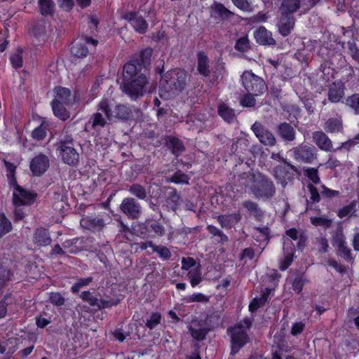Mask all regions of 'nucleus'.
<instances>
[{
  "mask_svg": "<svg viewBox=\"0 0 359 359\" xmlns=\"http://www.w3.org/2000/svg\"><path fill=\"white\" fill-rule=\"evenodd\" d=\"M148 79L145 74H140L137 78L123 81L122 91L132 100L136 101L147 92Z\"/></svg>",
  "mask_w": 359,
  "mask_h": 359,
  "instance_id": "f257e3e1",
  "label": "nucleus"
},
{
  "mask_svg": "<svg viewBox=\"0 0 359 359\" xmlns=\"http://www.w3.org/2000/svg\"><path fill=\"white\" fill-rule=\"evenodd\" d=\"M187 75L184 70L172 69L162 76L163 84L167 92H182L187 85Z\"/></svg>",
  "mask_w": 359,
  "mask_h": 359,
  "instance_id": "f03ea898",
  "label": "nucleus"
},
{
  "mask_svg": "<svg viewBox=\"0 0 359 359\" xmlns=\"http://www.w3.org/2000/svg\"><path fill=\"white\" fill-rule=\"evenodd\" d=\"M226 332L231 338L230 355L234 357L250 341V337L244 330L242 323H238L234 326L228 327Z\"/></svg>",
  "mask_w": 359,
  "mask_h": 359,
  "instance_id": "7ed1b4c3",
  "label": "nucleus"
},
{
  "mask_svg": "<svg viewBox=\"0 0 359 359\" xmlns=\"http://www.w3.org/2000/svg\"><path fill=\"white\" fill-rule=\"evenodd\" d=\"M34 200V196L20 185L16 184V190L13 194V204L15 206L14 217L15 221H20L25 218V213L24 206L31 204Z\"/></svg>",
  "mask_w": 359,
  "mask_h": 359,
  "instance_id": "20e7f679",
  "label": "nucleus"
},
{
  "mask_svg": "<svg viewBox=\"0 0 359 359\" xmlns=\"http://www.w3.org/2000/svg\"><path fill=\"white\" fill-rule=\"evenodd\" d=\"M251 191L256 198L269 199L274 196L276 187L269 177L259 173L251 187Z\"/></svg>",
  "mask_w": 359,
  "mask_h": 359,
  "instance_id": "39448f33",
  "label": "nucleus"
},
{
  "mask_svg": "<svg viewBox=\"0 0 359 359\" xmlns=\"http://www.w3.org/2000/svg\"><path fill=\"white\" fill-rule=\"evenodd\" d=\"M241 78L243 86L248 93L254 94V95H260L267 90L264 80L252 71H245Z\"/></svg>",
  "mask_w": 359,
  "mask_h": 359,
  "instance_id": "423d86ee",
  "label": "nucleus"
},
{
  "mask_svg": "<svg viewBox=\"0 0 359 359\" xmlns=\"http://www.w3.org/2000/svg\"><path fill=\"white\" fill-rule=\"evenodd\" d=\"M332 244L336 249L337 255L344 259L348 263H353L354 257L351 249L348 246L346 237L341 229H338L332 237Z\"/></svg>",
  "mask_w": 359,
  "mask_h": 359,
  "instance_id": "0eeeda50",
  "label": "nucleus"
},
{
  "mask_svg": "<svg viewBox=\"0 0 359 359\" xmlns=\"http://www.w3.org/2000/svg\"><path fill=\"white\" fill-rule=\"evenodd\" d=\"M282 162L284 165H278L273 168V175L275 178L285 187L288 181L294 179V173L300 175L299 169L287 162L284 158H282Z\"/></svg>",
  "mask_w": 359,
  "mask_h": 359,
  "instance_id": "6e6552de",
  "label": "nucleus"
},
{
  "mask_svg": "<svg viewBox=\"0 0 359 359\" xmlns=\"http://www.w3.org/2000/svg\"><path fill=\"white\" fill-rule=\"evenodd\" d=\"M293 157L298 161L312 163L317 159L318 150L313 145L300 144L292 149Z\"/></svg>",
  "mask_w": 359,
  "mask_h": 359,
  "instance_id": "1a4fd4ad",
  "label": "nucleus"
},
{
  "mask_svg": "<svg viewBox=\"0 0 359 359\" xmlns=\"http://www.w3.org/2000/svg\"><path fill=\"white\" fill-rule=\"evenodd\" d=\"M251 130L264 146L273 147L276 144V138L273 133L261 122L255 121L251 126Z\"/></svg>",
  "mask_w": 359,
  "mask_h": 359,
  "instance_id": "9d476101",
  "label": "nucleus"
},
{
  "mask_svg": "<svg viewBox=\"0 0 359 359\" xmlns=\"http://www.w3.org/2000/svg\"><path fill=\"white\" fill-rule=\"evenodd\" d=\"M142 117L141 109L134 106H127L123 104H116L114 107V118L123 121L137 119Z\"/></svg>",
  "mask_w": 359,
  "mask_h": 359,
  "instance_id": "9b49d317",
  "label": "nucleus"
},
{
  "mask_svg": "<svg viewBox=\"0 0 359 359\" xmlns=\"http://www.w3.org/2000/svg\"><path fill=\"white\" fill-rule=\"evenodd\" d=\"M97 43L98 41L91 36L82 35L80 39L73 42L70 50L74 56L78 58H82L86 57L89 53V50L86 46L87 44L96 46Z\"/></svg>",
  "mask_w": 359,
  "mask_h": 359,
  "instance_id": "f8f14e48",
  "label": "nucleus"
},
{
  "mask_svg": "<svg viewBox=\"0 0 359 359\" xmlns=\"http://www.w3.org/2000/svg\"><path fill=\"white\" fill-rule=\"evenodd\" d=\"M119 209L131 219H137L142 215L141 205L132 197L125 198L120 204Z\"/></svg>",
  "mask_w": 359,
  "mask_h": 359,
  "instance_id": "ddd939ff",
  "label": "nucleus"
},
{
  "mask_svg": "<svg viewBox=\"0 0 359 359\" xmlns=\"http://www.w3.org/2000/svg\"><path fill=\"white\" fill-rule=\"evenodd\" d=\"M122 18L127 20L139 34H145L148 30V23L140 15L139 12L126 11L122 14Z\"/></svg>",
  "mask_w": 359,
  "mask_h": 359,
  "instance_id": "4468645a",
  "label": "nucleus"
},
{
  "mask_svg": "<svg viewBox=\"0 0 359 359\" xmlns=\"http://www.w3.org/2000/svg\"><path fill=\"white\" fill-rule=\"evenodd\" d=\"M50 162L47 156L40 154L36 156L30 162V170L33 175L41 176L49 168Z\"/></svg>",
  "mask_w": 359,
  "mask_h": 359,
  "instance_id": "2eb2a0df",
  "label": "nucleus"
},
{
  "mask_svg": "<svg viewBox=\"0 0 359 359\" xmlns=\"http://www.w3.org/2000/svg\"><path fill=\"white\" fill-rule=\"evenodd\" d=\"M345 85L341 81H335L328 88L327 97L332 103H339L344 97Z\"/></svg>",
  "mask_w": 359,
  "mask_h": 359,
  "instance_id": "dca6fc26",
  "label": "nucleus"
},
{
  "mask_svg": "<svg viewBox=\"0 0 359 359\" xmlns=\"http://www.w3.org/2000/svg\"><path fill=\"white\" fill-rule=\"evenodd\" d=\"M295 21L296 19L294 15L280 12V16L277 25L280 34L283 36H288L294 27Z\"/></svg>",
  "mask_w": 359,
  "mask_h": 359,
  "instance_id": "f3484780",
  "label": "nucleus"
},
{
  "mask_svg": "<svg viewBox=\"0 0 359 359\" xmlns=\"http://www.w3.org/2000/svg\"><path fill=\"white\" fill-rule=\"evenodd\" d=\"M81 225L83 228L95 233L102 231L106 223L100 216H85L81 219Z\"/></svg>",
  "mask_w": 359,
  "mask_h": 359,
  "instance_id": "a211bd4d",
  "label": "nucleus"
},
{
  "mask_svg": "<svg viewBox=\"0 0 359 359\" xmlns=\"http://www.w3.org/2000/svg\"><path fill=\"white\" fill-rule=\"evenodd\" d=\"M283 259L280 262L279 269L281 271L286 270L292 263L295 247L292 242L287 239L283 243Z\"/></svg>",
  "mask_w": 359,
  "mask_h": 359,
  "instance_id": "6ab92c4d",
  "label": "nucleus"
},
{
  "mask_svg": "<svg viewBox=\"0 0 359 359\" xmlns=\"http://www.w3.org/2000/svg\"><path fill=\"white\" fill-rule=\"evenodd\" d=\"M165 146L175 156L178 157L185 151V147L183 142L172 135H166L164 137Z\"/></svg>",
  "mask_w": 359,
  "mask_h": 359,
  "instance_id": "aec40b11",
  "label": "nucleus"
},
{
  "mask_svg": "<svg viewBox=\"0 0 359 359\" xmlns=\"http://www.w3.org/2000/svg\"><path fill=\"white\" fill-rule=\"evenodd\" d=\"M312 138L316 145L325 151L333 150L332 142L329 137L323 131H315L312 133Z\"/></svg>",
  "mask_w": 359,
  "mask_h": 359,
  "instance_id": "412c9836",
  "label": "nucleus"
},
{
  "mask_svg": "<svg viewBox=\"0 0 359 359\" xmlns=\"http://www.w3.org/2000/svg\"><path fill=\"white\" fill-rule=\"evenodd\" d=\"M62 161L69 165L75 166L78 165L79 161V154L77 152L74 147H67L57 149Z\"/></svg>",
  "mask_w": 359,
  "mask_h": 359,
  "instance_id": "4be33fe9",
  "label": "nucleus"
},
{
  "mask_svg": "<svg viewBox=\"0 0 359 359\" xmlns=\"http://www.w3.org/2000/svg\"><path fill=\"white\" fill-rule=\"evenodd\" d=\"M143 67L134 58L123 66V81L137 78L142 72Z\"/></svg>",
  "mask_w": 359,
  "mask_h": 359,
  "instance_id": "5701e85b",
  "label": "nucleus"
},
{
  "mask_svg": "<svg viewBox=\"0 0 359 359\" xmlns=\"http://www.w3.org/2000/svg\"><path fill=\"white\" fill-rule=\"evenodd\" d=\"M276 133L285 142H292L296 138V131L290 123H279L276 126Z\"/></svg>",
  "mask_w": 359,
  "mask_h": 359,
  "instance_id": "b1692460",
  "label": "nucleus"
},
{
  "mask_svg": "<svg viewBox=\"0 0 359 359\" xmlns=\"http://www.w3.org/2000/svg\"><path fill=\"white\" fill-rule=\"evenodd\" d=\"M217 220L222 228L231 229L241 220V215L239 212L231 214L219 215L217 217Z\"/></svg>",
  "mask_w": 359,
  "mask_h": 359,
  "instance_id": "393cba45",
  "label": "nucleus"
},
{
  "mask_svg": "<svg viewBox=\"0 0 359 359\" xmlns=\"http://www.w3.org/2000/svg\"><path fill=\"white\" fill-rule=\"evenodd\" d=\"M254 36L256 42L259 45L275 46L276 44V40L272 37L271 32L263 26L259 27L255 31Z\"/></svg>",
  "mask_w": 359,
  "mask_h": 359,
  "instance_id": "a878e982",
  "label": "nucleus"
},
{
  "mask_svg": "<svg viewBox=\"0 0 359 359\" xmlns=\"http://www.w3.org/2000/svg\"><path fill=\"white\" fill-rule=\"evenodd\" d=\"M243 207L248 213L253 217L257 221L262 222L264 217V211L259 207V204L250 200H246L242 203Z\"/></svg>",
  "mask_w": 359,
  "mask_h": 359,
  "instance_id": "bb28decb",
  "label": "nucleus"
},
{
  "mask_svg": "<svg viewBox=\"0 0 359 359\" xmlns=\"http://www.w3.org/2000/svg\"><path fill=\"white\" fill-rule=\"evenodd\" d=\"M170 191L165 198V206L168 210H172L175 212L178 210L180 205L181 196L175 188H170Z\"/></svg>",
  "mask_w": 359,
  "mask_h": 359,
  "instance_id": "cd10ccee",
  "label": "nucleus"
},
{
  "mask_svg": "<svg viewBox=\"0 0 359 359\" xmlns=\"http://www.w3.org/2000/svg\"><path fill=\"white\" fill-rule=\"evenodd\" d=\"M212 16L218 18L220 20L224 21L231 19L234 13L226 8L222 4L216 1L212 6Z\"/></svg>",
  "mask_w": 359,
  "mask_h": 359,
  "instance_id": "c85d7f7f",
  "label": "nucleus"
},
{
  "mask_svg": "<svg viewBox=\"0 0 359 359\" xmlns=\"http://www.w3.org/2000/svg\"><path fill=\"white\" fill-rule=\"evenodd\" d=\"M209 63V59L204 52L201 51L197 54V70L204 77L210 76Z\"/></svg>",
  "mask_w": 359,
  "mask_h": 359,
  "instance_id": "c756f323",
  "label": "nucleus"
},
{
  "mask_svg": "<svg viewBox=\"0 0 359 359\" xmlns=\"http://www.w3.org/2000/svg\"><path fill=\"white\" fill-rule=\"evenodd\" d=\"M11 261L7 259L0 260V287L11 280L13 276L11 271Z\"/></svg>",
  "mask_w": 359,
  "mask_h": 359,
  "instance_id": "7c9ffc66",
  "label": "nucleus"
},
{
  "mask_svg": "<svg viewBox=\"0 0 359 359\" xmlns=\"http://www.w3.org/2000/svg\"><path fill=\"white\" fill-rule=\"evenodd\" d=\"M217 113L224 121L229 123H233L236 118L235 110L224 102L219 104Z\"/></svg>",
  "mask_w": 359,
  "mask_h": 359,
  "instance_id": "2f4dec72",
  "label": "nucleus"
},
{
  "mask_svg": "<svg viewBox=\"0 0 359 359\" xmlns=\"http://www.w3.org/2000/svg\"><path fill=\"white\" fill-rule=\"evenodd\" d=\"M52 239L46 229H36L34 233V242L39 246H47L50 244Z\"/></svg>",
  "mask_w": 359,
  "mask_h": 359,
  "instance_id": "473e14b6",
  "label": "nucleus"
},
{
  "mask_svg": "<svg viewBox=\"0 0 359 359\" xmlns=\"http://www.w3.org/2000/svg\"><path fill=\"white\" fill-rule=\"evenodd\" d=\"M114 101L107 98L102 99L97 105V111H101L105 115V117L109 121L114 118Z\"/></svg>",
  "mask_w": 359,
  "mask_h": 359,
  "instance_id": "72a5a7b5",
  "label": "nucleus"
},
{
  "mask_svg": "<svg viewBox=\"0 0 359 359\" xmlns=\"http://www.w3.org/2000/svg\"><path fill=\"white\" fill-rule=\"evenodd\" d=\"M65 103H60L57 100L51 102V107L54 115L61 121H66L70 117V112L65 107Z\"/></svg>",
  "mask_w": 359,
  "mask_h": 359,
  "instance_id": "f704fd0d",
  "label": "nucleus"
},
{
  "mask_svg": "<svg viewBox=\"0 0 359 359\" xmlns=\"http://www.w3.org/2000/svg\"><path fill=\"white\" fill-rule=\"evenodd\" d=\"M153 53L151 48H147L140 51V53L134 57L137 62L143 67L144 72L147 71V67L150 65L151 57Z\"/></svg>",
  "mask_w": 359,
  "mask_h": 359,
  "instance_id": "c9c22d12",
  "label": "nucleus"
},
{
  "mask_svg": "<svg viewBox=\"0 0 359 359\" xmlns=\"http://www.w3.org/2000/svg\"><path fill=\"white\" fill-rule=\"evenodd\" d=\"M56 96L53 100H57L66 105L72 102V92L69 88L57 86L55 88Z\"/></svg>",
  "mask_w": 359,
  "mask_h": 359,
  "instance_id": "e433bc0d",
  "label": "nucleus"
},
{
  "mask_svg": "<svg viewBox=\"0 0 359 359\" xmlns=\"http://www.w3.org/2000/svg\"><path fill=\"white\" fill-rule=\"evenodd\" d=\"M301 6L300 0H283L280 11L283 13L293 15Z\"/></svg>",
  "mask_w": 359,
  "mask_h": 359,
  "instance_id": "4c0bfd02",
  "label": "nucleus"
},
{
  "mask_svg": "<svg viewBox=\"0 0 359 359\" xmlns=\"http://www.w3.org/2000/svg\"><path fill=\"white\" fill-rule=\"evenodd\" d=\"M271 290L266 288L265 292L261 294L260 297L255 298L250 302L249 305V310L253 313L256 311L259 308L263 306L266 302H268Z\"/></svg>",
  "mask_w": 359,
  "mask_h": 359,
  "instance_id": "58836bf2",
  "label": "nucleus"
},
{
  "mask_svg": "<svg viewBox=\"0 0 359 359\" xmlns=\"http://www.w3.org/2000/svg\"><path fill=\"white\" fill-rule=\"evenodd\" d=\"M39 8L43 16L52 17L55 13V4L53 0H39Z\"/></svg>",
  "mask_w": 359,
  "mask_h": 359,
  "instance_id": "ea45409f",
  "label": "nucleus"
},
{
  "mask_svg": "<svg viewBox=\"0 0 359 359\" xmlns=\"http://www.w3.org/2000/svg\"><path fill=\"white\" fill-rule=\"evenodd\" d=\"M324 129L327 133H335L341 132L343 129V123L341 118H330L325 123Z\"/></svg>",
  "mask_w": 359,
  "mask_h": 359,
  "instance_id": "a19ab883",
  "label": "nucleus"
},
{
  "mask_svg": "<svg viewBox=\"0 0 359 359\" xmlns=\"http://www.w3.org/2000/svg\"><path fill=\"white\" fill-rule=\"evenodd\" d=\"M212 74L211 81H218L221 80L225 73V63L220 60H217L212 68Z\"/></svg>",
  "mask_w": 359,
  "mask_h": 359,
  "instance_id": "79ce46f5",
  "label": "nucleus"
},
{
  "mask_svg": "<svg viewBox=\"0 0 359 359\" xmlns=\"http://www.w3.org/2000/svg\"><path fill=\"white\" fill-rule=\"evenodd\" d=\"M107 124V121L102 114L100 112L94 113L91 115L87 126H91L93 129H97L98 127L104 128Z\"/></svg>",
  "mask_w": 359,
  "mask_h": 359,
  "instance_id": "37998d69",
  "label": "nucleus"
},
{
  "mask_svg": "<svg viewBox=\"0 0 359 359\" xmlns=\"http://www.w3.org/2000/svg\"><path fill=\"white\" fill-rule=\"evenodd\" d=\"M207 230L212 236L217 238L216 239L217 243L224 244L229 241L228 236L219 228L213 225H208Z\"/></svg>",
  "mask_w": 359,
  "mask_h": 359,
  "instance_id": "c03bdc74",
  "label": "nucleus"
},
{
  "mask_svg": "<svg viewBox=\"0 0 359 359\" xmlns=\"http://www.w3.org/2000/svg\"><path fill=\"white\" fill-rule=\"evenodd\" d=\"M307 188L311 194L310 200L306 199V210L312 209V204L319 203L321 194H320L317 188L312 184H309Z\"/></svg>",
  "mask_w": 359,
  "mask_h": 359,
  "instance_id": "a18cd8bd",
  "label": "nucleus"
},
{
  "mask_svg": "<svg viewBox=\"0 0 359 359\" xmlns=\"http://www.w3.org/2000/svg\"><path fill=\"white\" fill-rule=\"evenodd\" d=\"M344 104L356 115L359 114V93H353L346 97Z\"/></svg>",
  "mask_w": 359,
  "mask_h": 359,
  "instance_id": "49530a36",
  "label": "nucleus"
},
{
  "mask_svg": "<svg viewBox=\"0 0 359 359\" xmlns=\"http://www.w3.org/2000/svg\"><path fill=\"white\" fill-rule=\"evenodd\" d=\"M189 177L182 172V170H177L172 176L167 177L166 181L168 182H173L175 184H189Z\"/></svg>",
  "mask_w": 359,
  "mask_h": 359,
  "instance_id": "de8ad7c7",
  "label": "nucleus"
},
{
  "mask_svg": "<svg viewBox=\"0 0 359 359\" xmlns=\"http://www.w3.org/2000/svg\"><path fill=\"white\" fill-rule=\"evenodd\" d=\"M188 278L192 287H195L202 281L201 266L198 264L195 269L191 270L188 273Z\"/></svg>",
  "mask_w": 359,
  "mask_h": 359,
  "instance_id": "09e8293b",
  "label": "nucleus"
},
{
  "mask_svg": "<svg viewBox=\"0 0 359 359\" xmlns=\"http://www.w3.org/2000/svg\"><path fill=\"white\" fill-rule=\"evenodd\" d=\"M128 191L131 194L141 200H144L147 196L146 189L140 184H133L128 187Z\"/></svg>",
  "mask_w": 359,
  "mask_h": 359,
  "instance_id": "8fccbe9b",
  "label": "nucleus"
},
{
  "mask_svg": "<svg viewBox=\"0 0 359 359\" xmlns=\"http://www.w3.org/2000/svg\"><path fill=\"white\" fill-rule=\"evenodd\" d=\"M80 241L79 238L67 240L62 243L63 248L70 254H76L81 251V247L77 246V243Z\"/></svg>",
  "mask_w": 359,
  "mask_h": 359,
  "instance_id": "3c124183",
  "label": "nucleus"
},
{
  "mask_svg": "<svg viewBox=\"0 0 359 359\" xmlns=\"http://www.w3.org/2000/svg\"><path fill=\"white\" fill-rule=\"evenodd\" d=\"M299 98L302 103L304 104V106L309 113V114H312L314 113L315 111V104L316 102L314 99L313 98L312 95H303L302 94L299 96Z\"/></svg>",
  "mask_w": 359,
  "mask_h": 359,
  "instance_id": "603ef678",
  "label": "nucleus"
},
{
  "mask_svg": "<svg viewBox=\"0 0 359 359\" xmlns=\"http://www.w3.org/2000/svg\"><path fill=\"white\" fill-rule=\"evenodd\" d=\"M93 280L92 276L77 278L76 282L71 287L72 292L78 293L81 287L88 285Z\"/></svg>",
  "mask_w": 359,
  "mask_h": 359,
  "instance_id": "864d4df0",
  "label": "nucleus"
},
{
  "mask_svg": "<svg viewBox=\"0 0 359 359\" xmlns=\"http://www.w3.org/2000/svg\"><path fill=\"white\" fill-rule=\"evenodd\" d=\"M356 201H353L350 204L339 209L338 210L337 215L340 218L345 217L349 215H352L356 211Z\"/></svg>",
  "mask_w": 359,
  "mask_h": 359,
  "instance_id": "5fc2aeb1",
  "label": "nucleus"
},
{
  "mask_svg": "<svg viewBox=\"0 0 359 359\" xmlns=\"http://www.w3.org/2000/svg\"><path fill=\"white\" fill-rule=\"evenodd\" d=\"M80 297L83 302H88L91 306L95 307L97 311L99 299L94 296L92 292L89 290L84 291L81 292Z\"/></svg>",
  "mask_w": 359,
  "mask_h": 359,
  "instance_id": "6e6d98bb",
  "label": "nucleus"
},
{
  "mask_svg": "<svg viewBox=\"0 0 359 359\" xmlns=\"http://www.w3.org/2000/svg\"><path fill=\"white\" fill-rule=\"evenodd\" d=\"M189 332L191 337L198 341H202L205 339L206 335L208 332V330L205 328H194L192 326H189Z\"/></svg>",
  "mask_w": 359,
  "mask_h": 359,
  "instance_id": "4d7b16f0",
  "label": "nucleus"
},
{
  "mask_svg": "<svg viewBox=\"0 0 359 359\" xmlns=\"http://www.w3.org/2000/svg\"><path fill=\"white\" fill-rule=\"evenodd\" d=\"M12 229V225L10 220L6 217L4 212L0 213V236L10 232Z\"/></svg>",
  "mask_w": 359,
  "mask_h": 359,
  "instance_id": "13d9d810",
  "label": "nucleus"
},
{
  "mask_svg": "<svg viewBox=\"0 0 359 359\" xmlns=\"http://www.w3.org/2000/svg\"><path fill=\"white\" fill-rule=\"evenodd\" d=\"M5 165L7 171L8 172L7 174V177L8 179L9 184L11 185H13L15 188V190H16V184H18V183L14 175L16 166L13 163L7 161H5Z\"/></svg>",
  "mask_w": 359,
  "mask_h": 359,
  "instance_id": "bf43d9fd",
  "label": "nucleus"
},
{
  "mask_svg": "<svg viewBox=\"0 0 359 359\" xmlns=\"http://www.w3.org/2000/svg\"><path fill=\"white\" fill-rule=\"evenodd\" d=\"M304 173L313 183L317 184L320 182V179L318 175V170L314 168H304Z\"/></svg>",
  "mask_w": 359,
  "mask_h": 359,
  "instance_id": "052dcab7",
  "label": "nucleus"
},
{
  "mask_svg": "<svg viewBox=\"0 0 359 359\" xmlns=\"http://www.w3.org/2000/svg\"><path fill=\"white\" fill-rule=\"evenodd\" d=\"M119 303L118 299H114L108 297L107 299H100L98 300L97 310L110 308L112 306H116Z\"/></svg>",
  "mask_w": 359,
  "mask_h": 359,
  "instance_id": "680f3d73",
  "label": "nucleus"
},
{
  "mask_svg": "<svg viewBox=\"0 0 359 359\" xmlns=\"http://www.w3.org/2000/svg\"><path fill=\"white\" fill-rule=\"evenodd\" d=\"M57 144L58 146L57 149H63L65 147H74V140L71 135L65 134L60 139Z\"/></svg>",
  "mask_w": 359,
  "mask_h": 359,
  "instance_id": "e2e57ef3",
  "label": "nucleus"
},
{
  "mask_svg": "<svg viewBox=\"0 0 359 359\" xmlns=\"http://www.w3.org/2000/svg\"><path fill=\"white\" fill-rule=\"evenodd\" d=\"M153 252H156L160 257L165 260L169 259L171 257V252L169 249L164 245H156L153 247Z\"/></svg>",
  "mask_w": 359,
  "mask_h": 359,
  "instance_id": "0e129e2a",
  "label": "nucleus"
},
{
  "mask_svg": "<svg viewBox=\"0 0 359 359\" xmlns=\"http://www.w3.org/2000/svg\"><path fill=\"white\" fill-rule=\"evenodd\" d=\"M256 95L250 93H246L241 98L240 103L243 107H252L256 104V100L255 98Z\"/></svg>",
  "mask_w": 359,
  "mask_h": 359,
  "instance_id": "69168bd1",
  "label": "nucleus"
},
{
  "mask_svg": "<svg viewBox=\"0 0 359 359\" xmlns=\"http://www.w3.org/2000/svg\"><path fill=\"white\" fill-rule=\"evenodd\" d=\"M161 315L159 313H153L149 318L147 320L146 326L149 330H153L161 323Z\"/></svg>",
  "mask_w": 359,
  "mask_h": 359,
  "instance_id": "338daca9",
  "label": "nucleus"
},
{
  "mask_svg": "<svg viewBox=\"0 0 359 359\" xmlns=\"http://www.w3.org/2000/svg\"><path fill=\"white\" fill-rule=\"evenodd\" d=\"M347 46L351 57L357 62L359 69V48L354 41H348Z\"/></svg>",
  "mask_w": 359,
  "mask_h": 359,
  "instance_id": "774afa93",
  "label": "nucleus"
}]
</instances>
